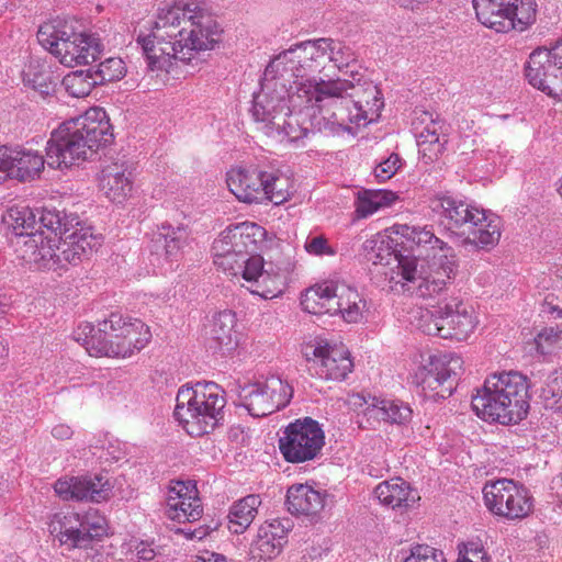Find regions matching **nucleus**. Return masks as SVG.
<instances>
[{
	"instance_id": "nucleus-10",
	"label": "nucleus",
	"mask_w": 562,
	"mask_h": 562,
	"mask_svg": "<svg viewBox=\"0 0 562 562\" xmlns=\"http://www.w3.org/2000/svg\"><path fill=\"white\" fill-rule=\"evenodd\" d=\"M40 44L67 67L88 65L103 50L100 38L90 33L76 32L63 20L42 24L37 31Z\"/></svg>"
},
{
	"instance_id": "nucleus-47",
	"label": "nucleus",
	"mask_w": 562,
	"mask_h": 562,
	"mask_svg": "<svg viewBox=\"0 0 562 562\" xmlns=\"http://www.w3.org/2000/svg\"><path fill=\"white\" fill-rule=\"evenodd\" d=\"M403 562H447L443 552L427 544L411 548L409 554Z\"/></svg>"
},
{
	"instance_id": "nucleus-32",
	"label": "nucleus",
	"mask_w": 562,
	"mask_h": 562,
	"mask_svg": "<svg viewBox=\"0 0 562 562\" xmlns=\"http://www.w3.org/2000/svg\"><path fill=\"white\" fill-rule=\"evenodd\" d=\"M288 529L278 520L262 524L252 542L251 553L259 559L276 558L286 542Z\"/></svg>"
},
{
	"instance_id": "nucleus-51",
	"label": "nucleus",
	"mask_w": 562,
	"mask_h": 562,
	"mask_svg": "<svg viewBox=\"0 0 562 562\" xmlns=\"http://www.w3.org/2000/svg\"><path fill=\"white\" fill-rule=\"evenodd\" d=\"M542 313L552 319L562 318V305L553 294H548L542 303Z\"/></svg>"
},
{
	"instance_id": "nucleus-49",
	"label": "nucleus",
	"mask_w": 562,
	"mask_h": 562,
	"mask_svg": "<svg viewBox=\"0 0 562 562\" xmlns=\"http://www.w3.org/2000/svg\"><path fill=\"white\" fill-rule=\"evenodd\" d=\"M402 167V159L397 154H391L386 159L381 161L374 169L375 178L384 182L391 179Z\"/></svg>"
},
{
	"instance_id": "nucleus-58",
	"label": "nucleus",
	"mask_w": 562,
	"mask_h": 562,
	"mask_svg": "<svg viewBox=\"0 0 562 562\" xmlns=\"http://www.w3.org/2000/svg\"><path fill=\"white\" fill-rule=\"evenodd\" d=\"M551 488L554 491L559 507L562 509V477L554 480Z\"/></svg>"
},
{
	"instance_id": "nucleus-38",
	"label": "nucleus",
	"mask_w": 562,
	"mask_h": 562,
	"mask_svg": "<svg viewBox=\"0 0 562 562\" xmlns=\"http://www.w3.org/2000/svg\"><path fill=\"white\" fill-rule=\"evenodd\" d=\"M397 195L390 190H361L357 194L356 212L359 217H368L375 212L391 206Z\"/></svg>"
},
{
	"instance_id": "nucleus-9",
	"label": "nucleus",
	"mask_w": 562,
	"mask_h": 562,
	"mask_svg": "<svg viewBox=\"0 0 562 562\" xmlns=\"http://www.w3.org/2000/svg\"><path fill=\"white\" fill-rule=\"evenodd\" d=\"M407 315L409 324L424 334L458 341L467 340L479 325L474 308L459 297L446 300L434 310L412 307Z\"/></svg>"
},
{
	"instance_id": "nucleus-17",
	"label": "nucleus",
	"mask_w": 562,
	"mask_h": 562,
	"mask_svg": "<svg viewBox=\"0 0 562 562\" xmlns=\"http://www.w3.org/2000/svg\"><path fill=\"white\" fill-rule=\"evenodd\" d=\"M292 396V386L277 375L247 384L239 392L241 405L254 417H263L285 407Z\"/></svg>"
},
{
	"instance_id": "nucleus-5",
	"label": "nucleus",
	"mask_w": 562,
	"mask_h": 562,
	"mask_svg": "<svg viewBox=\"0 0 562 562\" xmlns=\"http://www.w3.org/2000/svg\"><path fill=\"white\" fill-rule=\"evenodd\" d=\"M112 125L101 108L67 120L50 133L46 144V162L54 169H68L90 159L113 140Z\"/></svg>"
},
{
	"instance_id": "nucleus-57",
	"label": "nucleus",
	"mask_w": 562,
	"mask_h": 562,
	"mask_svg": "<svg viewBox=\"0 0 562 562\" xmlns=\"http://www.w3.org/2000/svg\"><path fill=\"white\" fill-rule=\"evenodd\" d=\"M505 158H506V153L502 151V150H497V151L488 150V155L486 157V159L490 160L491 164L497 168H502V167L506 166Z\"/></svg>"
},
{
	"instance_id": "nucleus-25",
	"label": "nucleus",
	"mask_w": 562,
	"mask_h": 562,
	"mask_svg": "<svg viewBox=\"0 0 562 562\" xmlns=\"http://www.w3.org/2000/svg\"><path fill=\"white\" fill-rule=\"evenodd\" d=\"M205 335L211 348L223 355L234 351L241 338L236 313L224 310L214 314L205 327Z\"/></svg>"
},
{
	"instance_id": "nucleus-13",
	"label": "nucleus",
	"mask_w": 562,
	"mask_h": 562,
	"mask_svg": "<svg viewBox=\"0 0 562 562\" xmlns=\"http://www.w3.org/2000/svg\"><path fill=\"white\" fill-rule=\"evenodd\" d=\"M477 20L497 33L524 31L536 19L533 0H473Z\"/></svg>"
},
{
	"instance_id": "nucleus-22",
	"label": "nucleus",
	"mask_w": 562,
	"mask_h": 562,
	"mask_svg": "<svg viewBox=\"0 0 562 562\" xmlns=\"http://www.w3.org/2000/svg\"><path fill=\"white\" fill-rule=\"evenodd\" d=\"M98 188L104 199L115 205H125L135 193V175L127 161L105 165L98 177Z\"/></svg>"
},
{
	"instance_id": "nucleus-7",
	"label": "nucleus",
	"mask_w": 562,
	"mask_h": 562,
	"mask_svg": "<svg viewBox=\"0 0 562 562\" xmlns=\"http://www.w3.org/2000/svg\"><path fill=\"white\" fill-rule=\"evenodd\" d=\"M528 382L516 371L488 375L472 396V408L485 422L518 424L528 413Z\"/></svg>"
},
{
	"instance_id": "nucleus-15",
	"label": "nucleus",
	"mask_w": 562,
	"mask_h": 562,
	"mask_svg": "<svg viewBox=\"0 0 562 562\" xmlns=\"http://www.w3.org/2000/svg\"><path fill=\"white\" fill-rule=\"evenodd\" d=\"M302 353L311 373L323 380H344L353 368L347 347L327 339L315 338L306 342Z\"/></svg>"
},
{
	"instance_id": "nucleus-59",
	"label": "nucleus",
	"mask_w": 562,
	"mask_h": 562,
	"mask_svg": "<svg viewBox=\"0 0 562 562\" xmlns=\"http://www.w3.org/2000/svg\"><path fill=\"white\" fill-rule=\"evenodd\" d=\"M207 529L204 527H199L194 530H188L186 531V535L189 539H203L207 535Z\"/></svg>"
},
{
	"instance_id": "nucleus-23",
	"label": "nucleus",
	"mask_w": 562,
	"mask_h": 562,
	"mask_svg": "<svg viewBox=\"0 0 562 562\" xmlns=\"http://www.w3.org/2000/svg\"><path fill=\"white\" fill-rule=\"evenodd\" d=\"M54 491L63 501L101 503L110 498L112 484L101 474L65 476L55 482Z\"/></svg>"
},
{
	"instance_id": "nucleus-53",
	"label": "nucleus",
	"mask_w": 562,
	"mask_h": 562,
	"mask_svg": "<svg viewBox=\"0 0 562 562\" xmlns=\"http://www.w3.org/2000/svg\"><path fill=\"white\" fill-rule=\"evenodd\" d=\"M52 436L57 440H68L72 437L74 430L67 424H57L52 428Z\"/></svg>"
},
{
	"instance_id": "nucleus-45",
	"label": "nucleus",
	"mask_w": 562,
	"mask_h": 562,
	"mask_svg": "<svg viewBox=\"0 0 562 562\" xmlns=\"http://www.w3.org/2000/svg\"><path fill=\"white\" fill-rule=\"evenodd\" d=\"M126 74L124 61L119 57H110L101 61L92 74L98 83L111 82L122 79Z\"/></svg>"
},
{
	"instance_id": "nucleus-8",
	"label": "nucleus",
	"mask_w": 562,
	"mask_h": 562,
	"mask_svg": "<svg viewBox=\"0 0 562 562\" xmlns=\"http://www.w3.org/2000/svg\"><path fill=\"white\" fill-rule=\"evenodd\" d=\"M173 416L191 437L212 432L224 420L226 393L215 382L187 383L179 387Z\"/></svg>"
},
{
	"instance_id": "nucleus-14",
	"label": "nucleus",
	"mask_w": 562,
	"mask_h": 562,
	"mask_svg": "<svg viewBox=\"0 0 562 562\" xmlns=\"http://www.w3.org/2000/svg\"><path fill=\"white\" fill-rule=\"evenodd\" d=\"M484 503L487 509L507 520H520L533 510L530 492L513 480L502 479L485 483Z\"/></svg>"
},
{
	"instance_id": "nucleus-26",
	"label": "nucleus",
	"mask_w": 562,
	"mask_h": 562,
	"mask_svg": "<svg viewBox=\"0 0 562 562\" xmlns=\"http://www.w3.org/2000/svg\"><path fill=\"white\" fill-rule=\"evenodd\" d=\"M417 120L415 128L419 154L428 161H434L447 143L445 122L429 112H423Z\"/></svg>"
},
{
	"instance_id": "nucleus-20",
	"label": "nucleus",
	"mask_w": 562,
	"mask_h": 562,
	"mask_svg": "<svg viewBox=\"0 0 562 562\" xmlns=\"http://www.w3.org/2000/svg\"><path fill=\"white\" fill-rule=\"evenodd\" d=\"M462 366L463 360L458 355L431 356L415 373L416 383L424 391H432L434 397L445 398L452 394L454 386L451 378L462 371Z\"/></svg>"
},
{
	"instance_id": "nucleus-41",
	"label": "nucleus",
	"mask_w": 562,
	"mask_h": 562,
	"mask_svg": "<svg viewBox=\"0 0 562 562\" xmlns=\"http://www.w3.org/2000/svg\"><path fill=\"white\" fill-rule=\"evenodd\" d=\"M318 43L324 47L323 58L325 65L333 63L336 68L341 70L357 60L355 50L341 41L322 37L318 38Z\"/></svg>"
},
{
	"instance_id": "nucleus-30",
	"label": "nucleus",
	"mask_w": 562,
	"mask_h": 562,
	"mask_svg": "<svg viewBox=\"0 0 562 562\" xmlns=\"http://www.w3.org/2000/svg\"><path fill=\"white\" fill-rule=\"evenodd\" d=\"M340 282L324 281L306 289L301 295L302 308L315 315H335L336 299Z\"/></svg>"
},
{
	"instance_id": "nucleus-16",
	"label": "nucleus",
	"mask_w": 562,
	"mask_h": 562,
	"mask_svg": "<svg viewBox=\"0 0 562 562\" xmlns=\"http://www.w3.org/2000/svg\"><path fill=\"white\" fill-rule=\"evenodd\" d=\"M325 445L321 425L305 417L290 423L279 439V449L288 462L301 463L314 460Z\"/></svg>"
},
{
	"instance_id": "nucleus-61",
	"label": "nucleus",
	"mask_w": 562,
	"mask_h": 562,
	"mask_svg": "<svg viewBox=\"0 0 562 562\" xmlns=\"http://www.w3.org/2000/svg\"><path fill=\"white\" fill-rule=\"evenodd\" d=\"M8 355V348H7V345L0 340V360L5 358Z\"/></svg>"
},
{
	"instance_id": "nucleus-35",
	"label": "nucleus",
	"mask_w": 562,
	"mask_h": 562,
	"mask_svg": "<svg viewBox=\"0 0 562 562\" xmlns=\"http://www.w3.org/2000/svg\"><path fill=\"white\" fill-rule=\"evenodd\" d=\"M260 505L261 498L257 494L234 502L227 515L228 529L236 535L243 533L252 524Z\"/></svg>"
},
{
	"instance_id": "nucleus-42",
	"label": "nucleus",
	"mask_w": 562,
	"mask_h": 562,
	"mask_svg": "<svg viewBox=\"0 0 562 562\" xmlns=\"http://www.w3.org/2000/svg\"><path fill=\"white\" fill-rule=\"evenodd\" d=\"M285 286V274L279 268L269 265L262 272L260 279H258L255 288L250 289V292L267 300L281 295Z\"/></svg>"
},
{
	"instance_id": "nucleus-39",
	"label": "nucleus",
	"mask_w": 562,
	"mask_h": 562,
	"mask_svg": "<svg viewBox=\"0 0 562 562\" xmlns=\"http://www.w3.org/2000/svg\"><path fill=\"white\" fill-rule=\"evenodd\" d=\"M485 220H480L475 228L465 235L472 236L473 241L482 248H492L498 244L502 236V220L490 210L485 211Z\"/></svg>"
},
{
	"instance_id": "nucleus-55",
	"label": "nucleus",
	"mask_w": 562,
	"mask_h": 562,
	"mask_svg": "<svg viewBox=\"0 0 562 562\" xmlns=\"http://www.w3.org/2000/svg\"><path fill=\"white\" fill-rule=\"evenodd\" d=\"M194 562H233L227 560L224 555L215 552L204 551L201 552Z\"/></svg>"
},
{
	"instance_id": "nucleus-36",
	"label": "nucleus",
	"mask_w": 562,
	"mask_h": 562,
	"mask_svg": "<svg viewBox=\"0 0 562 562\" xmlns=\"http://www.w3.org/2000/svg\"><path fill=\"white\" fill-rule=\"evenodd\" d=\"M188 239L189 232L186 226H172L169 223H165L158 228L154 243L157 249L162 248L166 259L172 261L178 259Z\"/></svg>"
},
{
	"instance_id": "nucleus-28",
	"label": "nucleus",
	"mask_w": 562,
	"mask_h": 562,
	"mask_svg": "<svg viewBox=\"0 0 562 562\" xmlns=\"http://www.w3.org/2000/svg\"><path fill=\"white\" fill-rule=\"evenodd\" d=\"M373 494L381 505L392 509H408L420 499L418 492L401 477L379 483Z\"/></svg>"
},
{
	"instance_id": "nucleus-19",
	"label": "nucleus",
	"mask_w": 562,
	"mask_h": 562,
	"mask_svg": "<svg viewBox=\"0 0 562 562\" xmlns=\"http://www.w3.org/2000/svg\"><path fill=\"white\" fill-rule=\"evenodd\" d=\"M529 83L548 95L562 94V41L550 49L536 48L526 66Z\"/></svg>"
},
{
	"instance_id": "nucleus-37",
	"label": "nucleus",
	"mask_w": 562,
	"mask_h": 562,
	"mask_svg": "<svg viewBox=\"0 0 562 562\" xmlns=\"http://www.w3.org/2000/svg\"><path fill=\"white\" fill-rule=\"evenodd\" d=\"M232 268L226 266H217L227 274L239 280L241 278L247 283L255 285L260 279L262 272L267 268L265 260L260 255H243V256H229Z\"/></svg>"
},
{
	"instance_id": "nucleus-44",
	"label": "nucleus",
	"mask_w": 562,
	"mask_h": 562,
	"mask_svg": "<svg viewBox=\"0 0 562 562\" xmlns=\"http://www.w3.org/2000/svg\"><path fill=\"white\" fill-rule=\"evenodd\" d=\"M540 397L546 407L562 411V370H554L548 374L540 390Z\"/></svg>"
},
{
	"instance_id": "nucleus-3",
	"label": "nucleus",
	"mask_w": 562,
	"mask_h": 562,
	"mask_svg": "<svg viewBox=\"0 0 562 562\" xmlns=\"http://www.w3.org/2000/svg\"><path fill=\"white\" fill-rule=\"evenodd\" d=\"M220 34L217 22L200 1L175 0L139 26L137 43L151 71L168 72L175 59L189 61L194 52L213 49Z\"/></svg>"
},
{
	"instance_id": "nucleus-18",
	"label": "nucleus",
	"mask_w": 562,
	"mask_h": 562,
	"mask_svg": "<svg viewBox=\"0 0 562 562\" xmlns=\"http://www.w3.org/2000/svg\"><path fill=\"white\" fill-rule=\"evenodd\" d=\"M265 239L266 229L256 223L243 222L228 226L213 241L214 263L232 268L229 256L250 255Z\"/></svg>"
},
{
	"instance_id": "nucleus-62",
	"label": "nucleus",
	"mask_w": 562,
	"mask_h": 562,
	"mask_svg": "<svg viewBox=\"0 0 562 562\" xmlns=\"http://www.w3.org/2000/svg\"><path fill=\"white\" fill-rule=\"evenodd\" d=\"M555 186L559 195L562 198V176L559 178Z\"/></svg>"
},
{
	"instance_id": "nucleus-48",
	"label": "nucleus",
	"mask_w": 562,
	"mask_h": 562,
	"mask_svg": "<svg viewBox=\"0 0 562 562\" xmlns=\"http://www.w3.org/2000/svg\"><path fill=\"white\" fill-rule=\"evenodd\" d=\"M304 248L312 256H335L337 252L323 235L308 236Z\"/></svg>"
},
{
	"instance_id": "nucleus-46",
	"label": "nucleus",
	"mask_w": 562,
	"mask_h": 562,
	"mask_svg": "<svg viewBox=\"0 0 562 562\" xmlns=\"http://www.w3.org/2000/svg\"><path fill=\"white\" fill-rule=\"evenodd\" d=\"M561 345L562 330L555 327H546L535 337L536 350L542 356L553 353Z\"/></svg>"
},
{
	"instance_id": "nucleus-6",
	"label": "nucleus",
	"mask_w": 562,
	"mask_h": 562,
	"mask_svg": "<svg viewBox=\"0 0 562 562\" xmlns=\"http://www.w3.org/2000/svg\"><path fill=\"white\" fill-rule=\"evenodd\" d=\"M72 337L90 356L125 359L143 350L151 333L140 319L112 313L98 328L90 323L79 324Z\"/></svg>"
},
{
	"instance_id": "nucleus-34",
	"label": "nucleus",
	"mask_w": 562,
	"mask_h": 562,
	"mask_svg": "<svg viewBox=\"0 0 562 562\" xmlns=\"http://www.w3.org/2000/svg\"><path fill=\"white\" fill-rule=\"evenodd\" d=\"M285 504L292 514L313 515L323 508L324 498L308 484H294L288 490Z\"/></svg>"
},
{
	"instance_id": "nucleus-31",
	"label": "nucleus",
	"mask_w": 562,
	"mask_h": 562,
	"mask_svg": "<svg viewBox=\"0 0 562 562\" xmlns=\"http://www.w3.org/2000/svg\"><path fill=\"white\" fill-rule=\"evenodd\" d=\"M336 295L335 315H340L349 324H359L368 318L370 313L369 302L357 289L340 283Z\"/></svg>"
},
{
	"instance_id": "nucleus-27",
	"label": "nucleus",
	"mask_w": 562,
	"mask_h": 562,
	"mask_svg": "<svg viewBox=\"0 0 562 562\" xmlns=\"http://www.w3.org/2000/svg\"><path fill=\"white\" fill-rule=\"evenodd\" d=\"M7 166L3 170L4 180L15 178L20 181L33 180L44 169L45 159L35 150L24 147H8L5 156L2 159Z\"/></svg>"
},
{
	"instance_id": "nucleus-43",
	"label": "nucleus",
	"mask_w": 562,
	"mask_h": 562,
	"mask_svg": "<svg viewBox=\"0 0 562 562\" xmlns=\"http://www.w3.org/2000/svg\"><path fill=\"white\" fill-rule=\"evenodd\" d=\"M95 85H98V80L90 71H72L63 79L65 90L75 98L89 95Z\"/></svg>"
},
{
	"instance_id": "nucleus-21",
	"label": "nucleus",
	"mask_w": 562,
	"mask_h": 562,
	"mask_svg": "<svg viewBox=\"0 0 562 562\" xmlns=\"http://www.w3.org/2000/svg\"><path fill=\"white\" fill-rule=\"evenodd\" d=\"M434 211L445 218L447 227L460 235L475 228L480 220H485V209L452 195H438L431 202Z\"/></svg>"
},
{
	"instance_id": "nucleus-11",
	"label": "nucleus",
	"mask_w": 562,
	"mask_h": 562,
	"mask_svg": "<svg viewBox=\"0 0 562 562\" xmlns=\"http://www.w3.org/2000/svg\"><path fill=\"white\" fill-rule=\"evenodd\" d=\"M229 191L248 204L273 203L280 205L292 195V181L279 170H262L256 167H233L227 171Z\"/></svg>"
},
{
	"instance_id": "nucleus-33",
	"label": "nucleus",
	"mask_w": 562,
	"mask_h": 562,
	"mask_svg": "<svg viewBox=\"0 0 562 562\" xmlns=\"http://www.w3.org/2000/svg\"><path fill=\"white\" fill-rule=\"evenodd\" d=\"M369 403L371 419L395 425H405L412 419L413 411L411 406L400 400L378 396Z\"/></svg>"
},
{
	"instance_id": "nucleus-52",
	"label": "nucleus",
	"mask_w": 562,
	"mask_h": 562,
	"mask_svg": "<svg viewBox=\"0 0 562 562\" xmlns=\"http://www.w3.org/2000/svg\"><path fill=\"white\" fill-rule=\"evenodd\" d=\"M378 396L375 395H363V394H360V393H355V394H351L348 398V403L351 407L356 408V409H362V413L363 415L370 420V413H369V407H370V403L372 398H376Z\"/></svg>"
},
{
	"instance_id": "nucleus-12",
	"label": "nucleus",
	"mask_w": 562,
	"mask_h": 562,
	"mask_svg": "<svg viewBox=\"0 0 562 562\" xmlns=\"http://www.w3.org/2000/svg\"><path fill=\"white\" fill-rule=\"evenodd\" d=\"M48 531L61 546L83 548L108 532L106 518L95 508L58 512L49 517Z\"/></svg>"
},
{
	"instance_id": "nucleus-4",
	"label": "nucleus",
	"mask_w": 562,
	"mask_h": 562,
	"mask_svg": "<svg viewBox=\"0 0 562 562\" xmlns=\"http://www.w3.org/2000/svg\"><path fill=\"white\" fill-rule=\"evenodd\" d=\"M392 233L400 238L405 254L395 257L391 282L418 296L439 294L453 280L458 259L451 247L428 226L396 224Z\"/></svg>"
},
{
	"instance_id": "nucleus-40",
	"label": "nucleus",
	"mask_w": 562,
	"mask_h": 562,
	"mask_svg": "<svg viewBox=\"0 0 562 562\" xmlns=\"http://www.w3.org/2000/svg\"><path fill=\"white\" fill-rule=\"evenodd\" d=\"M23 80L26 86L41 94H49L55 87V78L52 67L40 59H32L23 71Z\"/></svg>"
},
{
	"instance_id": "nucleus-24",
	"label": "nucleus",
	"mask_w": 562,
	"mask_h": 562,
	"mask_svg": "<svg viewBox=\"0 0 562 562\" xmlns=\"http://www.w3.org/2000/svg\"><path fill=\"white\" fill-rule=\"evenodd\" d=\"M203 507L195 483L175 481L167 494L166 514L178 522H192L202 516Z\"/></svg>"
},
{
	"instance_id": "nucleus-50",
	"label": "nucleus",
	"mask_w": 562,
	"mask_h": 562,
	"mask_svg": "<svg viewBox=\"0 0 562 562\" xmlns=\"http://www.w3.org/2000/svg\"><path fill=\"white\" fill-rule=\"evenodd\" d=\"M491 562V558L485 552L483 546L475 541H470L463 546L459 552L458 562Z\"/></svg>"
},
{
	"instance_id": "nucleus-60",
	"label": "nucleus",
	"mask_w": 562,
	"mask_h": 562,
	"mask_svg": "<svg viewBox=\"0 0 562 562\" xmlns=\"http://www.w3.org/2000/svg\"><path fill=\"white\" fill-rule=\"evenodd\" d=\"M7 153V146L0 144V182L4 181V175L3 170H5L4 166H7L4 162H2L3 157Z\"/></svg>"
},
{
	"instance_id": "nucleus-56",
	"label": "nucleus",
	"mask_w": 562,
	"mask_h": 562,
	"mask_svg": "<svg viewBox=\"0 0 562 562\" xmlns=\"http://www.w3.org/2000/svg\"><path fill=\"white\" fill-rule=\"evenodd\" d=\"M124 457V451L117 446L115 447L112 442H109L106 452L101 456L108 461H119Z\"/></svg>"
},
{
	"instance_id": "nucleus-29",
	"label": "nucleus",
	"mask_w": 562,
	"mask_h": 562,
	"mask_svg": "<svg viewBox=\"0 0 562 562\" xmlns=\"http://www.w3.org/2000/svg\"><path fill=\"white\" fill-rule=\"evenodd\" d=\"M392 228L383 233L373 235L363 244L366 257L374 265H386L389 270L384 272L385 277L391 282L392 268L395 266V257L400 254H405L403 249H395L394 246L401 244L397 236L393 237Z\"/></svg>"
},
{
	"instance_id": "nucleus-2",
	"label": "nucleus",
	"mask_w": 562,
	"mask_h": 562,
	"mask_svg": "<svg viewBox=\"0 0 562 562\" xmlns=\"http://www.w3.org/2000/svg\"><path fill=\"white\" fill-rule=\"evenodd\" d=\"M3 224L22 240H18L19 255L30 268L38 270H66L89 258L103 241L77 216L57 210L37 214L24 204L9 207L2 216Z\"/></svg>"
},
{
	"instance_id": "nucleus-54",
	"label": "nucleus",
	"mask_w": 562,
	"mask_h": 562,
	"mask_svg": "<svg viewBox=\"0 0 562 562\" xmlns=\"http://www.w3.org/2000/svg\"><path fill=\"white\" fill-rule=\"evenodd\" d=\"M135 550L138 560L150 561L155 557L154 549L149 544H146L144 542L138 543Z\"/></svg>"
},
{
	"instance_id": "nucleus-1",
	"label": "nucleus",
	"mask_w": 562,
	"mask_h": 562,
	"mask_svg": "<svg viewBox=\"0 0 562 562\" xmlns=\"http://www.w3.org/2000/svg\"><path fill=\"white\" fill-rule=\"evenodd\" d=\"M323 49L318 38L305 41L267 66L250 109L257 130L267 137L299 144L314 130L353 134L355 127L380 117L384 101L373 82L315 78L325 68Z\"/></svg>"
}]
</instances>
